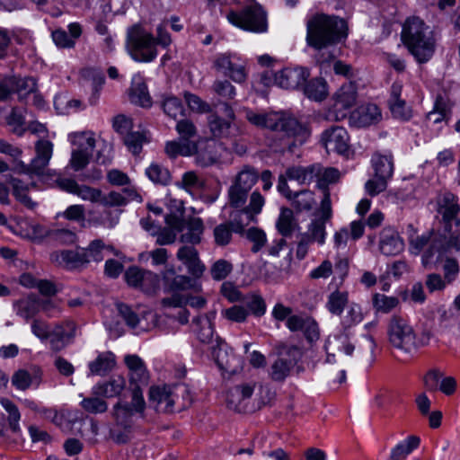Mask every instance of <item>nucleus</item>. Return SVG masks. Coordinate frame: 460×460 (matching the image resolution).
I'll return each instance as SVG.
<instances>
[{"instance_id":"1","label":"nucleus","mask_w":460,"mask_h":460,"mask_svg":"<svg viewBox=\"0 0 460 460\" xmlns=\"http://www.w3.org/2000/svg\"><path fill=\"white\" fill-rule=\"evenodd\" d=\"M168 22L162 21L155 29V36L140 24L128 28L127 47L131 58L137 62H152L158 56L157 47L168 48L172 40L167 31Z\"/></svg>"},{"instance_id":"2","label":"nucleus","mask_w":460,"mask_h":460,"mask_svg":"<svg viewBox=\"0 0 460 460\" xmlns=\"http://www.w3.org/2000/svg\"><path fill=\"white\" fill-rule=\"evenodd\" d=\"M245 119L258 128H268L280 134L283 137L293 138L289 148L304 144L311 134L306 125L300 123L288 112L258 113L247 109Z\"/></svg>"},{"instance_id":"3","label":"nucleus","mask_w":460,"mask_h":460,"mask_svg":"<svg viewBox=\"0 0 460 460\" xmlns=\"http://www.w3.org/2000/svg\"><path fill=\"white\" fill-rule=\"evenodd\" d=\"M347 36V23L338 16L321 13L306 20V44L316 50L333 46Z\"/></svg>"},{"instance_id":"4","label":"nucleus","mask_w":460,"mask_h":460,"mask_svg":"<svg viewBox=\"0 0 460 460\" xmlns=\"http://www.w3.org/2000/svg\"><path fill=\"white\" fill-rule=\"evenodd\" d=\"M401 38L418 63H426L433 57L436 49L434 32L420 18L409 17L402 25Z\"/></svg>"},{"instance_id":"5","label":"nucleus","mask_w":460,"mask_h":460,"mask_svg":"<svg viewBox=\"0 0 460 460\" xmlns=\"http://www.w3.org/2000/svg\"><path fill=\"white\" fill-rule=\"evenodd\" d=\"M265 198L255 190L250 195L249 204L244 210H235L230 214V220L217 225L213 229L214 242L217 246H226L234 233H242L244 227L256 222L261 213Z\"/></svg>"},{"instance_id":"6","label":"nucleus","mask_w":460,"mask_h":460,"mask_svg":"<svg viewBox=\"0 0 460 460\" xmlns=\"http://www.w3.org/2000/svg\"><path fill=\"white\" fill-rule=\"evenodd\" d=\"M169 288L173 293L162 300L164 307H183L188 305L194 309H202L207 305L206 298L200 295V283L188 276H175L169 283Z\"/></svg>"},{"instance_id":"7","label":"nucleus","mask_w":460,"mask_h":460,"mask_svg":"<svg viewBox=\"0 0 460 460\" xmlns=\"http://www.w3.org/2000/svg\"><path fill=\"white\" fill-rule=\"evenodd\" d=\"M260 179L259 172L251 165H243L231 181L227 190V204L235 210L247 208L249 193Z\"/></svg>"},{"instance_id":"8","label":"nucleus","mask_w":460,"mask_h":460,"mask_svg":"<svg viewBox=\"0 0 460 460\" xmlns=\"http://www.w3.org/2000/svg\"><path fill=\"white\" fill-rule=\"evenodd\" d=\"M226 19L232 25L251 32L263 33L268 30L267 13L257 2H252L241 11H229Z\"/></svg>"},{"instance_id":"9","label":"nucleus","mask_w":460,"mask_h":460,"mask_svg":"<svg viewBox=\"0 0 460 460\" xmlns=\"http://www.w3.org/2000/svg\"><path fill=\"white\" fill-rule=\"evenodd\" d=\"M388 341L394 349L410 353L418 348L416 332L409 320L394 314L387 324Z\"/></svg>"},{"instance_id":"10","label":"nucleus","mask_w":460,"mask_h":460,"mask_svg":"<svg viewBox=\"0 0 460 460\" xmlns=\"http://www.w3.org/2000/svg\"><path fill=\"white\" fill-rule=\"evenodd\" d=\"M309 75V70L305 67H286L277 73L266 70L261 75V82L265 86L278 85L284 89H296L305 84Z\"/></svg>"},{"instance_id":"11","label":"nucleus","mask_w":460,"mask_h":460,"mask_svg":"<svg viewBox=\"0 0 460 460\" xmlns=\"http://www.w3.org/2000/svg\"><path fill=\"white\" fill-rule=\"evenodd\" d=\"M358 97L357 87L353 83L342 84L332 96V104L325 112L330 121H341L349 113Z\"/></svg>"},{"instance_id":"12","label":"nucleus","mask_w":460,"mask_h":460,"mask_svg":"<svg viewBox=\"0 0 460 460\" xmlns=\"http://www.w3.org/2000/svg\"><path fill=\"white\" fill-rule=\"evenodd\" d=\"M146 410V402L143 396V393H139L137 390L132 393V398L130 403L118 402L114 407V417L118 424L124 428L130 427L133 422V417L139 415L141 418L144 417Z\"/></svg>"},{"instance_id":"13","label":"nucleus","mask_w":460,"mask_h":460,"mask_svg":"<svg viewBox=\"0 0 460 460\" xmlns=\"http://www.w3.org/2000/svg\"><path fill=\"white\" fill-rule=\"evenodd\" d=\"M214 66L217 71L237 84H242L246 80L245 64L235 55L221 54L217 56L214 61Z\"/></svg>"},{"instance_id":"14","label":"nucleus","mask_w":460,"mask_h":460,"mask_svg":"<svg viewBox=\"0 0 460 460\" xmlns=\"http://www.w3.org/2000/svg\"><path fill=\"white\" fill-rule=\"evenodd\" d=\"M73 137V143L78 146V149L73 151L70 164L75 171H80L89 163L95 146V139L87 133H75Z\"/></svg>"},{"instance_id":"15","label":"nucleus","mask_w":460,"mask_h":460,"mask_svg":"<svg viewBox=\"0 0 460 460\" xmlns=\"http://www.w3.org/2000/svg\"><path fill=\"white\" fill-rule=\"evenodd\" d=\"M187 393L186 387H172L170 385H154L149 389V401L159 411L171 412L173 411L175 397L178 392Z\"/></svg>"},{"instance_id":"16","label":"nucleus","mask_w":460,"mask_h":460,"mask_svg":"<svg viewBox=\"0 0 460 460\" xmlns=\"http://www.w3.org/2000/svg\"><path fill=\"white\" fill-rule=\"evenodd\" d=\"M36 156L27 165L23 162L19 163L22 172L28 174L41 175L44 173L52 156L53 144L46 139L39 140L35 145Z\"/></svg>"},{"instance_id":"17","label":"nucleus","mask_w":460,"mask_h":460,"mask_svg":"<svg viewBox=\"0 0 460 460\" xmlns=\"http://www.w3.org/2000/svg\"><path fill=\"white\" fill-rule=\"evenodd\" d=\"M124 362L128 369L129 389L132 393L137 390L142 393V388L149 381V373L144 361L137 355H127Z\"/></svg>"},{"instance_id":"18","label":"nucleus","mask_w":460,"mask_h":460,"mask_svg":"<svg viewBox=\"0 0 460 460\" xmlns=\"http://www.w3.org/2000/svg\"><path fill=\"white\" fill-rule=\"evenodd\" d=\"M402 83L399 81L392 84L388 106L394 118L407 121L412 117V110L402 98Z\"/></svg>"},{"instance_id":"19","label":"nucleus","mask_w":460,"mask_h":460,"mask_svg":"<svg viewBox=\"0 0 460 460\" xmlns=\"http://www.w3.org/2000/svg\"><path fill=\"white\" fill-rule=\"evenodd\" d=\"M75 323L72 320H65L56 324L51 330L49 347L53 351L65 349L75 335Z\"/></svg>"},{"instance_id":"20","label":"nucleus","mask_w":460,"mask_h":460,"mask_svg":"<svg viewBox=\"0 0 460 460\" xmlns=\"http://www.w3.org/2000/svg\"><path fill=\"white\" fill-rule=\"evenodd\" d=\"M322 141L328 152L343 155L349 150V135L342 127H332L322 135Z\"/></svg>"},{"instance_id":"21","label":"nucleus","mask_w":460,"mask_h":460,"mask_svg":"<svg viewBox=\"0 0 460 460\" xmlns=\"http://www.w3.org/2000/svg\"><path fill=\"white\" fill-rule=\"evenodd\" d=\"M437 212L441 216L446 228L451 230V223L460 211L458 198L451 192H444L438 196Z\"/></svg>"},{"instance_id":"22","label":"nucleus","mask_w":460,"mask_h":460,"mask_svg":"<svg viewBox=\"0 0 460 460\" xmlns=\"http://www.w3.org/2000/svg\"><path fill=\"white\" fill-rule=\"evenodd\" d=\"M254 388V382L243 383L230 388L226 399L227 407L236 411H245L246 401L252 397Z\"/></svg>"},{"instance_id":"23","label":"nucleus","mask_w":460,"mask_h":460,"mask_svg":"<svg viewBox=\"0 0 460 460\" xmlns=\"http://www.w3.org/2000/svg\"><path fill=\"white\" fill-rule=\"evenodd\" d=\"M379 250L385 256H395L404 250V242L394 227L386 226L380 232Z\"/></svg>"},{"instance_id":"24","label":"nucleus","mask_w":460,"mask_h":460,"mask_svg":"<svg viewBox=\"0 0 460 460\" xmlns=\"http://www.w3.org/2000/svg\"><path fill=\"white\" fill-rule=\"evenodd\" d=\"M51 261L67 270L82 269L88 265L84 248L53 252Z\"/></svg>"},{"instance_id":"25","label":"nucleus","mask_w":460,"mask_h":460,"mask_svg":"<svg viewBox=\"0 0 460 460\" xmlns=\"http://www.w3.org/2000/svg\"><path fill=\"white\" fill-rule=\"evenodd\" d=\"M381 111L377 105L368 103L358 107L351 112L349 122L357 128H365L377 123L381 119Z\"/></svg>"},{"instance_id":"26","label":"nucleus","mask_w":460,"mask_h":460,"mask_svg":"<svg viewBox=\"0 0 460 460\" xmlns=\"http://www.w3.org/2000/svg\"><path fill=\"white\" fill-rule=\"evenodd\" d=\"M410 251L414 255H419L423 252L421 261L422 265L427 268L430 263L431 258L438 252V249L430 240L429 234H423L416 237H411L409 240Z\"/></svg>"},{"instance_id":"27","label":"nucleus","mask_w":460,"mask_h":460,"mask_svg":"<svg viewBox=\"0 0 460 460\" xmlns=\"http://www.w3.org/2000/svg\"><path fill=\"white\" fill-rule=\"evenodd\" d=\"M177 259L188 269L190 275L199 278L205 271V265L199 257L198 251L192 246H182L178 250Z\"/></svg>"},{"instance_id":"28","label":"nucleus","mask_w":460,"mask_h":460,"mask_svg":"<svg viewBox=\"0 0 460 460\" xmlns=\"http://www.w3.org/2000/svg\"><path fill=\"white\" fill-rule=\"evenodd\" d=\"M126 387V380L122 376H112L109 380L97 383L92 388L93 395H102L104 398L117 397Z\"/></svg>"},{"instance_id":"29","label":"nucleus","mask_w":460,"mask_h":460,"mask_svg":"<svg viewBox=\"0 0 460 460\" xmlns=\"http://www.w3.org/2000/svg\"><path fill=\"white\" fill-rule=\"evenodd\" d=\"M371 165L376 177L390 180L394 170V155L391 152H376L371 157Z\"/></svg>"},{"instance_id":"30","label":"nucleus","mask_w":460,"mask_h":460,"mask_svg":"<svg viewBox=\"0 0 460 460\" xmlns=\"http://www.w3.org/2000/svg\"><path fill=\"white\" fill-rule=\"evenodd\" d=\"M41 380V372L37 367L18 369L12 376V385L21 391L29 389L31 385L38 386Z\"/></svg>"},{"instance_id":"31","label":"nucleus","mask_w":460,"mask_h":460,"mask_svg":"<svg viewBox=\"0 0 460 460\" xmlns=\"http://www.w3.org/2000/svg\"><path fill=\"white\" fill-rule=\"evenodd\" d=\"M215 316V313H210L193 319V330L199 340L203 343H208L213 339L215 332L213 320Z\"/></svg>"},{"instance_id":"32","label":"nucleus","mask_w":460,"mask_h":460,"mask_svg":"<svg viewBox=\"0 0 460 460\" xmlns=\"http://www.w3.org/2000/svg\"><path fill=\"white\" fill-rule=\"evenodd\" d=\"M130 102L144 108H148L152 104L151 97L147 86L140 76H135L132 79L129 90Z\"/></svg>"},{"instance_id":"33","label":"nucleus","mask_w":460,"mask_h":460,"mask_svg":"<svg viewBox=\"0 0 460 460\" xmlns=\"http://www.w3.org/2000/svg\"><path fill=\"white\" fill-rule=\"evenodd\" d=\"M319 172L318 164L306 167L293 166L286 171V176L289 180L296 181L300 184H309L316 181V173Z\"/></svg>"},{"instance_id":"34","label":"nucleus","mask_w":460,"mask_h":460,"mask_svg":"<svg viewBox=\"0 0 460 460\" xmlns=\"http://www.w3.org/2000/svg\"><path fill=\"white\" fill-rule=\"evenodd\" d=\"M81 77L85 84L89 85L93 91V96L90 99L92 104H95L98 100V93L104 84L102 73L96 68H84L81 71Z\"/></svg>"},{"instance_id":"35","label":"nucleus","mask_w":460,"mask_h":460,"mask_svg":"<svg viewBox=\"0 0 460 460\" xmlns=\"http://www.w3.org/2000/svg\"><path fill=\"white\" fill-rule=\"evenodd\" d=\"M419 437L411 435L396 444L390 453L391 460H405L415 449L420 447Z\"/></svg>"},{"instance_id":"36","label":"nucleus","mask_w":460,"mask_h":460,"mask_svg":"<svg viewBox=\"0 0 460 460\" xmlns=\"http://www.w3.org/2000/svg\"><path fill=\"white\" fill-rule=\"evenodd\" d=\"M166 155L174 159L178 156H190L197 152L196 142H183L181 139L167 141L164 146Z\"/></svg>"},{"instance_id":"37","label":"nucleus","mask_w":460,"mask_h":460,"mask_svg":"<svg viewBox=\"0 0 460 460\" xmlns=\"http://www.w3.org/2000/svg\"><path fill=\"white\" fill-rule=\"evenodd\" d=\"M87 264L90 262H100L104 257L114 252V248L110 244H105L102 240L95 239L92 241L86 248H84Z\"/></svg>"},{"instance_id":"38","label":"nucleus","mask_w":460,"mask_h":460,"mask_svg":"<svg viewBox=\"0 0 460 460\" xmlns=\"http://www.w3.org/2000/svg\"><path fill=\"white\" fill-rule=\"evenodd\" d=\"M185 232L181 236V241L191 244H198L201 241L204 232V224L199 217H190L185 226Z\"/></svg>"},{"instance_id":"39","label":"nucleus","mask_w":460,"mask_h":460,"mask_svg":"<svg viewBox=\"0 0 460 460\" xmlns=\"http://www.w3.org/2000/svg\"><path fill=\"white\" fill-rule=\"evenodd\" d=\"M304 93L309 99L322 102L328 95L327 83L323 78H314L305 84Z\"/></svg>"},{"instance_id":"40","label":"nucleus","mask_w":460,"mask_h":460,"mask_svg":"<svg viewBox=\"0 0 460 460\" xmlns=\"http://www.w3.org/2000/svg\"><path fill=\"white\" fill-rule=\"evenodd\" d=\"M115 364V356L111 352H102L89 363V369L92 374L102 376L111 371Z\"/></svg>"},{"instance_id":"41","label":"nucleus","mask_w":460,"mask_h":460,"mask_svg":"<svg viewBox=\"0 0 460 460\" xmlns=\"http://www.w3.org/2000/svg\"><path fill=\"white\" fill-rule=\"evenodd\" d=\"M318 169L316 182L319 189L323 190V191L328 190V185L336 183L341 179V172L334 167H323L318 164Z\"/></svg>"},{"instance_id":"42","label":"nucleus","mask_w":460,"mask_h":460,"mask_svg":"<svg viewBox=\"0 0 460 460\" xmlns=\"http://www.w3.org/2000/svg\"><path fill=\"white\" fill-rule=\"evenodd\" d=\"M16 313L26 321L35 316L40 312V300L28 296L17 301L14 305Z\"/></svg>"},{"instance_id":"43","label":"nucleus","mask_w":460,"mask_h":460,"mask_svg":"<svg viewBox=\"0 0 460 460\" xmlns=\"http://www.w3.org/2000/svg\"><path fill=\"white\" fill-rule=\"evenodd\" d=\"M349 303L347 291L335 290L332 292L326 303L327 310L335 315H341Z\"/></svg>"},{"instance_id":"44","label":"nucleus","mask_w":460,"mask_h":460,"mask_svg":"<svg viewBox=\"0 0 460 460\" xmlns=\"http://www.w3.org/2000/svg\"><path fill=\"white\" fill-rule=\"evenodd\" d=\"M292 206L296 211H309L315 205L314 193L309 190L295 192L292 199Z\"/></svg>"},{"instance_id":"45","label":"nucleus","mask_w":460,"mask_h":460,"mask_svg":"<svg viewBox=\"0 0 460 460\" xmlns=\"http://www.w3.org/2000/svg\"><path fill=\"white\" fill-rule=\"evenodd\" d=\"M242 302L246 305L248 313L250 312L256 317H261L266 313L267 305L260 294H248L243 296Z\"/></svg>"},{"instance_id":"46","label":"nucleus","mask_w":460,"mask_h":460,"mask_svg":"<svg viewBox=\"0 0 460 460\" xmlns=\"http://www.w3.org/2000/svg\"><path fill=\"white\" fill-rule=\"evenodd\" d=\"M276 226L282 236L291 235L295 226L292 209L287 208L281 209Z\"/></svg>"},{"instance_id":"47","label":"nucleus","mask_w":460,"mask_h":460,"mask_svg":"<svg viewBox=\"0 0 460 460\" xmlns=\"http://www.w3.org/2000/svg\"><path fill=\"white\" fill-rule=\"evenodd\" d=\"M11 185L13 187V194L16 199L28 208L34 209L37 204L27 194L29 190L28 185L24 184L21 180L14 178L11 180Z\"/></svg>"},{"instance_id":"48","label":"nucleus","mask_w":460,"mask_h":460,"mask_svg":"<svg viewBox=\"0 0 460 460\" xmlns=\"http://www.w3.org/2000/svg\"><path fill=\"white\" fill-rule=\"evenodd\" d=\"M400 304L396 296H387L384 294L376 293L373 296V306L377 312L388 314L396 308Z\"/></svg>"},{"instance_id":"49","label":"nucleus","mask_w":460,"mask_h":460,"mask_svg":"<svg viewBox=\"0 0 460 460\" xmlns=\"http://www.w3.org/2000/svg\"><path fill=\"white\" fill-rule=\"evenodd\" d=\"M0 403L8 414L7 421L12 431H19L21 413L18 407L8 398H2Z\"/></svg>"},{"instance_id":"50","label":"nucleus","mask_w":460,"mask_h":460,"mask_svg":"<svg viewBox=\"0 0 460 460\" xmlns=\"http://www.w3.org/2000/svg\"><path fill=\"white\" fill-rule=\"evenodd\" d=\"M147 141L146 134L144 131H130L124 137V144L134 155H138L142 150L143 144Z\"/></svg>"},{"instance_id":"51","label":"nucleus","mask_w":460,"mask_h":460,"mask_svg":"<svg viewBox=\"0 0 460 460\" xmlns=\"http://www.w3.org/2000/svg\"><path fill=\"white\" fill-rule=\"evenodd\" d=\"M292 367L291 361L279 358L270 367V376L274 381H283L288 376Z\"/></svg>"},{"instance_id":"52","label":"nucleus","mask_w":460,"mask_h":460,"mask_svg":"<svg viewBox=\"0 0 460 460\" xmlns=\"http://www.w3.org/2000/svg\"><path fill=\"white\" fill-rule=\"evenodd\" d=\"M102 395H93L84 398L81 402V407L87 412L92 414L103 413L108 409V404L104 399L100 398Z\"/></svg>"},{"instance_id":"53","label":"nucleus","mask_w":460,"mask_h":460,"mask_svg":"<svg viewBox=\"0 0 460 460\" xmlns=\"http://www.w3.org/2000/svg\"><path fill=\"white\" fill-rule=\"evenodd\" d=\"M146 174L153 182L163 185H166L171 180L168 169L158 164H150L146 170Z\"/></svg>"},{"instance_id":"54","label":"nucleus","mask_w":460,"mask_h":460,"mask_svg":"<svg viewBox=\"0 0 460 460\" xmlns=\"http://www.w3.org/2000/svg\"><path fill=\"white\" fill-rule=\"evenodd\" d=\"M162 107L164 113L173 119H176L179 116L184 115L183 104L177 97H165L163 101Z\"/></svg>"},{"instance_id":"55","label":"nucleus","mask_w":460,"mask_h":460,"mask_svg":"<svg viewBox=\"0 0 460 460\" xmlns=\"http://www.w3.org/2000/svg\"><path fill=\"white\" fill-rule=\"evenodd\" d=\"M326 221H323L319 218H314L312 220L310 225L308 226L307 231L305 232L310 238L317 243L319 245H323L325 243L326 238V230H325Z\"/></svg>"},{"instance_id":"56","label":"nucleus","mask_w":460,"mask_h":460,"mask_svg":"<svg viewBox=\"0 0 460 460\" xmlns=\"http://www.w3.org/2000/svg\"><path fill=\"white\" fill-rule=\"evenodd\" d=\"M363 320L361 306L356 303H351L347 307L346 314L341 320L344 328H349L359 323Z\"/></svg>"},{"instance_id":"57","label":"nucleus","mask_w":460,"mask_h":460,"mask_svg":"<svg viewBox=\"0 0 460 460\" xmlns=\"http://www.w3.org/2000/svg\"><path fill=\"white\" fill-rule=\"evenodd\" d=\"M176 131L180 139L183 142H196L194 138L197 136L195 125L189 119H181L176 125Z\"/></svg>"},{"instance_id":"58","label":"nucleus","mask_w":460,"mask_h":460,"mask_svg":"<svg viewBox=\"0 0 460 460\" xmlns=\"http://www.w3.org/2000/svg\"><path fill=\"white\" fill-rule=\"evenodd\" d=\"M204 186V180L193 171L185 172L181 177V187L188 191H199Z\"/></svg>"},{"instance_id":"59","label":"nucleus","mask_w":460,"mask_h":460,"mask_svg":"<svg viewBox=\"0 0 460 460\" xmlns=\"http://www.w3.org/2000/svg\"><path fill=\"white\" fill-rule=\"evenodd\" d=\"M246 238L252 243V252H258L265 245L267 236L263 230L251 227L246 232Z\"/></svg>"},{"instance_id":"60","label":"nucleus","mask_w":460,"mask_h":460,"mask_svg":"<svg viewBox=\"0 0 460 460\" xmlns=\"http://www.w3.org/2000/svg\"><path fill=\"white\" fill-rule=\"evenodd\" d=\"M208 126L215 137H222L226 135L230 128V122L219 118L217 115L212 114L208 119Z\"/></svg>"},{"instance_id":"61","label":"nucleus","mask_w":460,"mask_h":460,"mask_svg":"<svg viewBox=\"0 0 460 460\" xmlns=\"http://www.w3.org/2000/svg\"><path fill=\"white\" fill-rule=\"evenodd\" d=\"M460 271L459 263L456 259L447 257L443 263V278L448 284H452L458 277Z\"/></svg>"},{"instance_id":"62","label":"nucleus","mask_w":460,"mask_h":460,"mask_svg":"<svg viewBox=\"0 0 460 460\" xmlns=\"http://www.w3.org/2000/svg\"><path fill=\"white\" fill-rule=\"evenodd\" d=\"M184 99L189 108L195 112L206 113L210 111V105L196 94L186 92Z\"/></svg>"},{"instance_id":"63","label":"nucleus","mask_w":460,"mask_h":460,"mask_svg":"<svg viewBox=\"0 0 460 460\" xmlns=\"http://www.w3.org/2000/svg\"><path fill=\"white\" fill-rule=\"evenodd\" d=\"M118 310L120 316L128 327L136 328L140 324L141 319L139 318L138 314L134 312L128 305L125 304H119L118 305Z\"/></svg>"},{"instance_id":"64","label":"nucleus","mask_w":460,"mask_h":460,"mask_svg":"<svg viewBox=\"0 0 460 460\" xmlns=\"http://www.w3.org/2000/svg\"><path fill=\"white\" fill-rule=\"evenodd\" d=\"M388 181V179L374 175L373 179H369L365 183V190L368 195L372 197L376 196L386 190Z\"/></svg>"}]
</instances>
